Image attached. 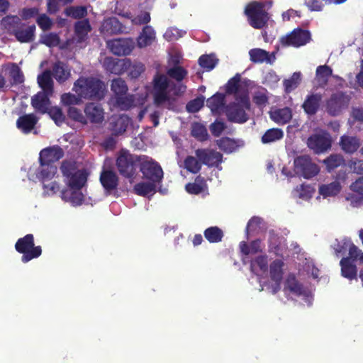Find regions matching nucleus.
I'll list each match as a JSON object with an SVG mask.
<instances>
[{"mask_svg":"<svg viewBox=\"0 0 363 363\" xmlns=\"http://www.w3.org/2000/svg\"><path fill=\"white\" fill-rule=\"evenodd\" d=\"M206 187H207V185H206L205 179L198 175L194 179V182L187 183L185 185V190L190 194L199 195L205 190Z\"/></svg>","mask_w":363,"mask_h":363,"instance_id":"nucleus-39","label":"nucleus"},{"mask_svg":"<svg viewBox=\"0 0 363 363\" xmlns=\"http://www.w3.org/2000/svg\"><path fill=\"white\" fill-rule=\"evenodd\" d=\"M20 23L21 20L16 16H7L1 21V24L4 28L12 31L16 29Z\"/></svg>","mask_w":363,"mask_h":363,"instance_id":"nucleus-56","label":"nucleus"},{"mask_svg":"<svg viewBox=\"0 0 363 363\" xmlns=\"http://www.w3.org/2000/svg\"><path fill=\"white\" fill-rule=\"evenodd\" d=\"M354 245L351 242L350 238H344L342 241L337 242L336 247H335V252L337 256L344 254L347 250L350 248V245Z\"/></svg>","mask_w":363,"mask_h":363,"instance_id":"nucleus-64","label":"nucleus"},{"mask_svg":"<svg viewBox=\"0 0 363 363\" xmlns=\"http://www.w3.org/2000/svg\"><path fill=\"white\" fill-rule=\"evenodd\" d=\"M61 198L63 201L70 203L74 206H79L84 202V194L80 189L71 188L61 191Z\"/></svg>","mask_w":363,"mask_h":363,"instance_id":"nucleus-33","label":"nucleus"},{"mask_svg":"<svg viewBox=\"0 0 363 363\" xmlns=\"http://www.w3.org/2000/svg\"><path fill=\"white\" fill-rule=\"evenodd\" d=\"M250 60L255 63L272 64L275 60V53H269L260 48L251 49L249 51Z\"/></svg>","mask_w":363,"mask_h":363,"instance_id":"nucleus-27","label":"nucleus"},{"mask_svg":"<svg viewBox=\"0 0 363 363\" xmlns=\"http://www.w3.org/2000/svg\"><path fill=\"white\" fill-rule=\"evenodd\" d=\"M333 77L339 82L340 84L342 79L338 77L333 76V69L328 65H320L316 68L314 83L318 87L323 88L328 82L329 77Z\"/></svg>","mask_w":363,"mask_h":363,"instance_id":"nucleus-25","label":"nucleus"},{"mask_svg":"<svg viewBox=\"0 0 363 363\" xmlns=\"http://www.w3.org/2000/svg\"><path fill=\"white\" fill-rule=\"evenodd\" d=\"M150 157L145 155H135L129 150L122 149L117 153L115 166L119 175L128 179L130 182L137 177L138 169L144 161L150 160Z\"/></svg>","mask_w":363,"mask_h":363,"instance_id":"nucleus-2","label":"nucleus"},{"mask_svg":"<svg viewBox=\"0 0 363 363\" xmlns=\"http://www.w3.org/2000/svg\"><path fill=\"white\" fill-rule=\"evenodd\" d=\"M128 93L114 92V96L111 99L113 106L121 111H126L132 108L142 107L145 104L147 92L137 96Z\"/></svg>","mask_w":363,"mask_h":363,"instance_id":"nucleus-6","label":"nucleus"},{"mask_svg":"<svg viewBox=\"0 0 363 363\" xmlns=\"http://www.w3.org/2000/svg\"><path fill=\"white\" fill-rule=\"evenodd\" d=\"M309 40V32L301 29L294 30L290 34L281 38V43L283 45H292L294 47L304 45Z\"/></svg>","mask_w":363,"mask_h":363,"instance_id":"nucleus-15","label":"nucleus"},{"mask_svg":"<svg viewBox=\"0 0 363 363\" xmlns=\"http://www.w3.org/2000/svg\"><path fill=\"white\" fill-rule=\"evenodd\" d=\"M155 39V32L150 26L143 28L142 33L138 38V45L139 48H145L151 45Z\"/></svg>","mask_w":363,"mask_h":363,"instance_id":"nucleus-37","label":"nucleus"},{"mask_svg":"<svg viewBox=\"0 0 363 363\" xmlns=\"http://www.w3.org/2000/svg\"><path fill=\"white\" fill-rule=\"evenodd\" d=\"M196 159L208 167H216L223 162V155L213 149L200 148L194 151Z\"/></svg>","mask_w":363,"mask_h":363,"instance_id":"nucleus-12","label":"nucleus"},{"mask_svg":"<svg viewBox=\"0 0 363 363\" xmlns=\"http://www.w3.org/2000/svg\"><path fill=\"white\" fill-rule=\"evenodd\" d=\"M348 167L353 173L359 175L363 174V160L357 158H352L348 161Z\"/></svg>","mask_w":363,"mask_h":363,"instance_id":"nucleus-63","label":"nucleus"},{"mask_svg":"<svg viewBox=\"0 0 363 363\" xmlns=\"http://www.w3.org/2000/svg\"><path fill=\"white\" fill-rule=\"evenodd\" d=\"M40 42L48 47H55L60 43V38L55 33L45 34L41 36Z\"/></svg>","mask_w":363,"mask_h":363,"instance_id":"nucleus-61","label":"nucleus"},{"mask_svg":"<svg viewBox=\"0 0 363 363\" xmlns=\"http://www.w3.org/2000/svg\"><path fill=\"white\" fill-rule=\"evenodd\" d=\"M350 96L345 92H333L325 103V111L328 115L336 117L348 108Z\"/></svg>","mask_w":363,"mask_h":363,"instance_id":"nucleus-8","label":"nucleus"},{"mask_svg":"<svg viewBox=\"0 0 363 363\" xmlns=\"http://www.w3.org/2000/svg\"><path fill=\"white\" fill-rule=\"evenodd\" d=\"M107 85L95 77H81L74 84V89L81 91H106Z\"/></svg>","mask_w":363,"mask_h":363,"instance_id":"nucleus-14","label":"nucleus"},{"mask_svg":"<svg viewBox=\"0 0 363 363\" xmlns=\"http://www.w3.org/2000/svg\"><path fill=\"white\" fill-rule=\"evenodd\" d=\"M75 33L79 41H82L91 30L89 22L87 19L77 21L74 26Z\"/></svg>","mask_w":363,"mask_h":363,"instance_id":"nucleus-50","label":"nucleus"},{"mask_svg":"<svg viewBox=\"0 0 363 363\" xmlns=\"http://www.w3.org/2000/svg\"><path fill=\"white\" fill-rule=\"evenodd\" d=\"M233 94V101H230L223 109L227 120L231 123L243 124L249 120L247 111L250 110L249 92H226Z\"/></svg>","mask_w":363,"mask_h":363,"instance_id":"nucleus-3","label":"nucleus"},{"mask_svg":"<svg viewBox=\"0 0 363 363\" xmlns=\"http://www.w3.org/2000/svg\"><path fill=\"white\" fill-rule=\"evenodd\" d=\"M284 135L281 129L272 128L267 130L260 140H262V144H270L281 140Z\"/></svg>","mask_w":363,"mask_h":363,"instance_id":"nucleus-40","label":"nucleus"},{"mask_svg":"<svg viewBox=\"0 0 363 363\" xmlns=\"http://www.w3.org/2000/svg\"><path fill=\"white\" fill-rule=\"evenodd\" d=\"M340 185L337 182H333L326 185H321L319 187L320 195L324 198L328 196H335L340 193Z\"/></svg>","mask_w":363,"mask_h":363,"instance_id":"nucleus-44","label":"nucleus"},{"mask_svg":"<svg viewBox=\"0 0 363 363\" xmlns=\"http://www.w3.org/2000/svg\"><path fill=\"white\" fill-rule=\"evenodd\" d=\"M301 72H294L291 78L288 79H285L284 82V85L285 86L286 90L289 89H295L298 87V84L301 80Z\"/></svg>","mask_w":363,"mask_h":363,"instance_id":"nucleus-60","label":"nucleus"},{"mask_svg":"<svg viewBox=\"0 0 363 363\" xmlns=\"http://www.w3.org/2000/svg\"><path fill=\"white\" fill-rule=\"evenodd\" d=\"M130 123V118L125 115L114 116L111 117L109 122V130L114 136L123 135Z\"/></svg>","mask_w":363,"mask_h":363,"instance_id":"nucleus-23","label":"nucleus"},{"mask_svg":"<svg viewBox=\"0 0 363 363\" xmlns=\"http://www.w3.org/2000/svg\"><path fill=\"white\" fill-rule=\"evenodd\" d=\"M65 14L74 19L82 18L87 15V9L84 6H69L65 9Z\"/></svg>","mask_w":363,"mask_h":363,"instance_id":"nucleus-49","label":"nucleus"},{"mask_svg":"<svg viewBox=\"0 0 363 363\" xmlns=\"http://www.w3.org/2000/svg\"><path fill=\"white\" fill-rule=\"evenodd\" d=\"M64 157V150L58 145L44 148L40 152V163L53 164Z\"/></svg>","mask_w":363,"mask_h":363,"instance_id":"nucleus-21","label":"nucleus"},{"mask_svg":"<svg viewBox=\"0 0 363 363\" xmlns=\"http://www.w3.org/2000/svg\"><path fill=\"white\" fill-rule=\"evenodd\" d=\"M56 174V167L53 164L40 163L39 171L37 173V177L42 182L49 181L53 178Z\"/></svg>","mask_w":363,"mask_h":363,"instance_id":"nucleus-38","label":"nucleus"},{"mask_svg":"<svg viewBox=\"0 0 363 363\" xmlns=\"http://www.w3.org/2000/svg\"><path fill=\"white\" fill-rule=\"evenodd\" d=\"M295 191L298 198L308 201L313 197L314 189L311 185L303 183L296 187Z\"/></svg>","mask_w":363,"mask_h":363,"instance_id":"nucleus-53","label":"nucleus"},{"mask_svg":"<svg viewBox=\"0 0 363 363\" xmlns=\"http://www.w3.org/2000/svg\"><path fill=\"white\" fill-rule=\"evenodd\" d=\"M52 76L59 83H63L70 77V70L63 62L57 61L52 67L50 70Z\"/></svg>","mask_w":363,"mask_h":363,"instance_id":"nucleus-32","label":"nucleus"},{"mask_svg":"<svg viewBox=\"0 0 363 363\" xmlns=\"http://www.w3.org/2000/svg\"><path fill=\"white\" fill-rule=\"evenodd\" d=\"M257 267L262 272H267V256L258 255L254 259L251 260L250 269L251 272H255V268Z\"/></svg>","mask_w":363,"mask_h":363,"instance_id":"nucleus-54","label":"nucleus"},{"mask_svg":"<svg viewBox=\"0 0 363 363\" xmlns=\"http://www.w3.org/2000/svg\"><path fill=\"white\" fill-rule=\"evenodd\" d=\"M48 116H50L51 120L55 121V125H61L65 122V115L62 113V108L53 106L50 109H47Z\"/></svg>","mask_w":363,"mask_h":363,"instance_id":"nucleus-55","label":"nucleus"},{"mask_svg":"<svg viewBox=\"0 0 363 363\" xmlns=\"http://www.w3.org/2000/svg\"><path fill=\"white\" fill-rule=\"evenodd\" d=\"M160 183L161 182H140L134 185L133 190L139 196L153 195L155 193L157 184Z\"/></svg>","mask_w":363,"mask_h":363,"instance_id":"nucleus-34","label":"nucleus"},{"mask_svg":"<svg viewBox=\"0 0 363 363\" xmlns=\"http://www.w3.org/2000/svg\"><path fill=\"white\" fill-rule=\"evenodd\" d=\"M204 237L210 243H218L223 239V233L217 226L209 227L204 230Z\"/></svg>","mask_w":363,"mask_h":363,"instance_id":"nucleus-43","label":"nucleus"},{"mask_svg":"<svg viewBox=\"0 0 363 363\" xmlns=\"http://www.w3.org/2000/svg\"><path fill=\"white\" fill-rule=\"evenodd\" d=\"M38 118L33 113L23 114L18 118L16 121L17 128L23 134H28L33 130L38 123Z\"/></svg>","mask_w":363,"mask_h":363,"instance_id":"nucleus-26","label":"nucleus"},{"mask_svg":"<svg viewBox=\"0 0 363 363\" xmlns=\"http://www.w3.org/2000/svg\"><path fill=\"white\" fill-rule=\"evenodd\" d=\"M53 92H37L33 97H31V106L35 108V111L45 114L47 109H50V100L49 95Z\"/></svg>","mask_w":363,"mask_h":363,"instance_id":"nucleus-24","label":"nucleus"},{"mask_svg":"<svg viewBox=\"0 0 363 363\" xmlns=\"http://www.w3.org/2000/svg\"><path fill=\"white\" fill-rule=\"evenodd\" d=\"M191 136L199 142H204L208 140V132L205 126L200 123H194L191 128Z\"/></svg>","mask_w":363,"mask_h":363,"instance_id":"nucleus-52","label":"nucleus"},{"mask_svg":"<svg viewBox=\"0 0 363 363\" xmlns=\"http://www.w3.org/2000/svg\"><path fill=\"white\" fill-rule=\"evenodd\" d=\"M99 182L105 191L110 194L117 189L119 178L115 172L109 169H104L99 175Z\"/></svg>","mask_w":363,"mask_h":363,"instance_id":"nucleus-22","label":"nucleus"},{"mask_svg":"<svg viewBox=\"0 0 363 363\" xmlns=\"http://www.w3.org/2000/svg\"><path fill=\"white\" fill-rule=\"evenodd\" d=\"M245 15L250 20V24L255 28H262L267 24L269 16L264 9V4L254 1L247 5L245 10Z\"/></svg>","mask_w":363,"mask_h":363,"instance_id":"nucleus-7","label":"nucleus"},{"mask_svg":"<svg viewBox=\"0 0 363 363\" xmlns=\"http://www.w3.org/2000/svg\"><path fill=\"white\" fill-rule=\"evenodd\" d=\"M67 116L72 121L81 123L82 125H86V118L82 114V111L79 108L74 106H69L67 109Z\"/></svg>","mask_w":363,"mask_h":363,"instance_id":"nucleus-51","label":"nucleus"},{"mask_svg":"<svg viewBox=\"0 0 363 363\" xmlns=\"http://www.w3.org/2000/svg\"><path fill=\"white\" fill-rule=\"evenodd\" d=\"M86 123L100 124L104 120V111L101 105L94 102L86 103L84 108Z\"/></svg>","mask_w":363,"mask_h":363,"instance_id":"nucleus-17","label":"nucleus"},{"mask_svg":"<svg viewBox=\"0 0 363 363\" xmlns=\"http://www.w3.org/2000/svg\"><path fill=\"white\" fill-rule=\"evenodd\" d=\"M9 77L11 79V84H21L24 81L23 74L16 65H13L10 71Z\"/></svg>","mask_w":363,"mask_h":363,"instance_id":"nucleus-58","label":"nucleus"},{"mask_svg":"<svg viewBox=\"0 0 363 363\" xmlns=\"http://www.w3.org/2000/svg\"><path fill=\"white\" fill-rule=\"evenodd\" d=\"M73 1L74 0H47L48 11L50 13H55L59 10L60 4L65 5L72 3Z\"/></svg>","mask_w":363,"mask_h":363,"instance_id":"nucleus-62","label":"nucleus"},{"mask_svg":"<svg viewBox=\"0 0 363 363\" xmlns=\"http://www.w3.org/2000/svg\"><path fill=\"white\" fill-rule=\"evenodd\" d=\"M323 164H325L326 170L331 172L335 169L345 164L344 157L340 154H332L323 160Z\"/></svg>","mask_w":363,"mask_h":363,"instance_id":"nucleus-41","label":"nucleus"},{"mask_svg":"<svg viewBox=\"0 0 363 363\" xmlns=\"http://www.w3.org/2000/svg\"><path fill=\"white\" fill-rule=\"evenodd\" d=\"M337 145H339L340 149H341L344 153L353 155L357 152L360 145H362V142H360L359 138L356 135L344 134L340 137Z\"/></svg>","mask_w":363,"mask_h":363,"instance_id":"nucleus-19","label":"nucleus"},{"mask_svg":"<svg viewBox=\"0 0 363 363\" xmlns=\"http://www.w3.org/2000/svg\"><path fill=\"white\" fill-rule=\"evenodd\" d=\"M187 72L181 66L168 69L167 75L157 74L153 79L154 91H182L187 88Z\"/></svg>","mask_w":363,"mask_h":363,"instance_id":"nucleus-1","label":"nucleus"},{"mask_svg":"<svg viewBox=\"0 0 363 363\" xmlns=\"http://www.w3.org/2000/svg\"><path fill=\"white\" fill-rule=\"evenodd\" d=\"M35 26L32 25L26 28H17L12 33L21 43L31 42L34 39Z\"/></svg>","mask_w":363,"mask_h":363,"instance_id":"nucleus-35","label":"nucleus"},{"mask_svg":"<svg viewBox=\"0 0 363 363\" xmlns=\"http://www.w3.org/2000/svg\"><path fill=\"white\" fill-rule=\"evenodd\" d=\"M218 62L214 54L203 55L199 59V65L207 71L212 70Z\"/></svg>","mask_w":363,"mask_h":363,"instance_id":"nucleus-47","label":"nucleus"},{"mask_svg":"<svg viewBox=\"0 0 363 363\" xmlns=\"http://www.w3.org/2000/svg\"><path fill=\"white\" fill-rule=\"evenodd\" d=\"M271 120L274 122L280 124L285 125L291 121V111L289 107H284L282 108H277L270 113Z\"/></svg>","mask_w":363,"mask_h":363,"instance_id":"nucleus-36","label":"nucleus"},{"mask_svg":"<svg viewBox=\"0 0 363 363\" xmlns=\"http://www.w3.org/2000/svg\"><path fill=\"white\" fill-rule=\"evenodd\" d=\"M202 164H203L201 161L191 155H189L184 159L185 169L192 174L199 173L201 171Z\"/></svg>","mask_w":363,"mask_h":363,"instance_id":"nucleus-48","label":"nucleus"},{"mask_svg":"<svg viewBox=\"0 0 363 363\" xmlns=\"http://www.w3.org/2000/svg\"><path fill=\"white\" fill-rule=\"evenodd\" d=\"M284 262L281 259H276L270 264V279L272 281H282L283 267Z\"/></svg>","mask_w":363,"mask_h":363,"instance_id":"nucleus-42","label":"nucleus"},{"mask_svg":"<svg viewBox=\"0 0 363 363\" xmlns=\"http://www.w3.org/2000/svg\"><path fill=\"white\" fill-rule=\"evenodd\" d=\"M216 145L225 153L233 152L237 147L236 142L229 137H223L217 140Z\"/></svg>","mask_w":363,"mask_h":363,"instance_id":"nucleus-46","label":"nucleus"},{"mask_svg":"<svg viewBox=\"0 0 363 363\" xmlns=\"http://www.w3.org/2000/svg\"><path fill=\"white\" fill-rule=\"evenodd\" d=\"M255 86L254 82L245 77L241 74H236L231 78L225 86V91H248Z\"/></svg>","mask_w":363,"mask_h":363,"instance_id":"nucleus-20","label":"nucleus"},{"mask_svg":"<svg viewBox=\"0 0 363 363\" xmlns=\"http://www.w3.org/2000/svg\"><path fill=\"white\" fill-rule=\"evenodd\" d=\"M61 172L66 179L68 187L72 189L81 190L86 185L87 174L86 170L77 169L74 162L65 160L61 164Z\"/></svg>","mask_w":363,"mask_h":363,"instance_id":"nucleus-4","label":"nucleus"},{"mask_svg":"<svg viewBox=\"0 0 363 363\" xmlns=\"http://www.w3.org/2000/svg\"><path fill=\"white\" fill-rule=\"evenodd\" d=\"M50 70H45L38 77V83L43 91H52L53 80Z\"/></svg>","mask_w":363,"mask_h":363,"instance_id":"nucleus-45","label":"nucleus"},{"mask_svg":"<svg viewBox=\"0 0 363 363\" xmlns=\"http://www.w3.org/2000/svg\"><path fill=\"white\" fill-rule=\"evenodd\" d=\"M126 29L116 17L104 19L100 26V32L104 37L125 33Z\"/></svg>","mask_w":363,"mask_h":363,"instance_id":"nucleus-16","label":"nucleus"},{"mask_svg":"<svg viewBox=\"0 0 363 363\" xmlns=\"http://www.w3.org/2000/svg\"><path fill=\"white\" fill-rule=\"evenodd\" d=\"M321 100L322 95L312 93L306 96V101L302 104V108L308 116H313L318 112Z\"/></svg>","mask_w":363,"mask_h":363,"instance_id":"nucleus-28","label":"nucleus"},{"mask_svg":"<svg viewBox=\"0 0 363 363\" xmlns=\"http://www.w3.org/2000/svg\"><path fill=\"white\" fill-rule=\"evenodd\" d=\"M308 147L313 150L315 153H323L330 149L331 140L328 136L321 134H314L308 137Z\"/></svg>","mask_w":363,"mask_h":363,"instance_id":"nucleus-18","label":"nucleus"},{"mask_svg":"<svg viewBox=\"0 0 363 363\" xmlns=\"http://www.w3.org/2000/svg\"><path fill=\"white\" fill-rule=\"evenodd\" d=\"M107 47L116 55H128L135 48V42L132 38H118L107 41Z\"/></svg>","mask_w":363,"mask_h":363,"instance_id":"nucleus-13","label":"nucleus"},{"mask_svg":"<svg viewBox=\"0 0 363 363\" xmlns=\"http://www.w3.org/2000/svg\"><path fill=\"white\" fill-rule=\"evenodd\" d=\"M342 277L349 281L357 280V267L355 261H349L347 259L340 260Z\"/></svg>","mask_w":363,"mask_h":363,"instance_id":"nucleus-30","label":"nucleus"},{"mask_svg":"<svg viewBox=\"0 0 363 363\" xmlns=\"http://www.w3.org/2000/svg\"><path fill=\"white\" fill-rule=\"evenodd\" d=\"M15 250L22 255L21 262L23 263L29 262L42 255V247L34 245L33 234H27L18 239L15 243Z\"/></svg>","mask_w":363,"mask_h":363,"instance_id":"nucleus-5","label":"nucleus"},{"mask_svg":"<svg viewBox=\"0 0 363 363\" xmlns=\"http://www.w3.org/2000/svg\"><path fill=\"white\" fill-rule=\"evenodd\" d=\"M342 259H347L350 262H357L359 260L361 263H363V252L355 245H352L350 249H348V256Z\"/></svg>","mask_w":363,"mask_h":363,"instance_id":"nucleus-59","label":"nucleus"},{"mask_svg":"<svg viewBox=\"0 0 363 363\" xmlns=\"http://www.w3.org/2000/svg\"><path fill=\"white\" fill-rule=\"evenodd\" d=\"M294 166L298 174L305 179H311L318 175L320 169L318 165L311 162L307 155L298 156L294 160Z\"/></svg>","mask_w":363,"mask_h":363,"instance_id":"nucleus-10","label":"nucleus"},{"mask_svg":"<svg viewBox=\"0 0 363 363\" xmlns=\"http://www.w3.org/2000/svg\"><path fill=\"white\" fill-rule=\"evenodd\" d=\"M289 291L296 296H306V290L304 289L302 284L298 281L293 274H290L286 277L284 282V291Z\"/></svg>","mask_w":363,"mask_h":363,"instance_id":"nucleus-29","label":"nucleus"},{"mask_svg":"<svg viewBox=\"0 0 363 363\" xmlns=\"http://www.w3.org/2000/svg\"><path fill=\"white\" fill-rule=\"evenodd\" d=\"M226 96L233 99V94H228L226 92H216L214 95L207 99V106L213 112L219 111L225 107V99Z\"/></svg>","mask_w":363,"mask_h":363,"instance_id":"nucleus-31","label":"nucleus"},{"mask_svg":"<svg viewBox=\"0 0 363 363\" xmlns=\"http://www.w3.org/2000/svg\"><path fill=\"white\" fill-rule=\"evenodd\" d=\"M203 96H198L194 99L190 100L186 104V111L190 113H197L203 106Z\"/></svg>","mask_w":363,"mask_h":363,"instance_id":"nucleus-57","label":"nucleus"},{"mask_svg":"<svg viewBox=\"0 0 363 363\" xmlns=\"http://www.w3.org/2000/svg\"><path fill=\"white\" fill-rule=\"evenodd\" d=\"M139 171L143 174V178L149 182H162L163 179V170L160 164L152 158L143 161Z\"/></svg>","mask_w":363,"mask_h":363,"instance_id":"nucleus-11","label":"nucleus"},{"mask_svg":"<svg viewBox=\"0 0 363 363\" xmlns=\"http://www.w3.org/2000/svg\"><path fill=\"white\" fill-rule=\"evenodd\" d=\"M106 92H64L61 95L62 105L65 106H74L82 104V99L101 101L104 99Z\"/></svg>","mask_w":363,"mask_h":363,"instance_id":"nucleus-9","label":"nucleus"}]
</instances>
